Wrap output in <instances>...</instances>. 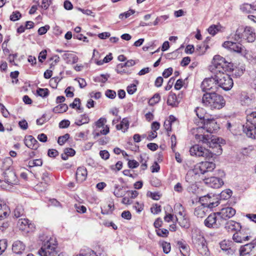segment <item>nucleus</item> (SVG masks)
<instances>
[{
    "instance_id": "bb28decb",
    "label": "nucleus",
    "mask_w": 256,
    "mask_h": 256,
    "mask_svg": "<svg viewBox=\"0 0 256 256\" xmlns=\"http://www.w3.org/2000/svg\"><path fill=\"white\" fill-rule=\"evenodd\" d=\"M62 58L68 64H72L78 61V57L74 53L66 52L62 55Z\"/></svg>"
},
{
    "instance_id": "423d86ee",
    "label": "nucleus",
    "mask_w": 256,
    "mask_h": 256,
    "mask_svg": "<svg viewBox=\"0 0 256 256\" xmlns=\"http://www.w3.org/2000/svg\"><path fill=\"white\" fill-rule=\"evenodd\" d=\"M216 78L218 85L224 90H229L233 86V80L230 76L224 72L216 73Z\"/></svg>"
},
{
    "instance_id": "f8f14e48",
    "label": "nucleus",
    "mask_w": 256,
    "mask_h": 256,
    "mask_svg": "<svg viewBox=\"0 0 256 256\" xmlns=\"http://www.w3.org/2000/svg\"><path fill=\"white\" fill-rule=\"evenodd\" d=\"M189 152L190 155L192 156L203 157L206 160H210L208 149L198 144H195L191 146Z\"/></svg>"
},
{
    "instance_id": "6ab92c4d",
    "label": "nucleus",
    "mask_w": 256,
    "mask_h": 256,
    "mask_svg": "<svg viewBox=\"0 0 256 256\" xmlns=\"http://www.w3.org/2000/svg\"><path fill=\"white\" fill-rule=\"evenodd\" d=\"M17 226L20 230L26 232L33 230L35 228L34 224L25 218L19 220L18 222Z\"/></svg>"
},
{
    "instance_id": "aec40b11",
    "label": "nucleus",
    "mask_w": 256,
    "mask_h": 256,
    "mask_svg": "<svg viewBox=\"0 0 256 256\" xmlns=\"http://www.w3.org/2000/svg\"><path fill=\"white\" fill-rule=\"evenodd\" d=\"M100 54L96 50H93L92 60H94L96 64L98 66H102L104 64L108 63L112 59V54L110 53L106 55L102 60H98V58H100Z\"/></svg>"
},
{
    "instance_id": "603ef678",
    "label": "nucleus",
    "mask_w": 256,
    "mask_h": 256,
    "mask_svg": "<svg viewBox=\"0 0 256 256\" xmlns=\"http://www.w3.org/2000/svg\"><path fill=\"white\" fill-rule=\"evenodd\" d=\"M160 100V96L158 94H154L148 101L150 106H154L158 104Z\"/></svg>"
},
{
    "instance_id": "c85d7f7f",
    "label": "nucleus",
    "mask_w": 256,
    "mask_h": 256,
    "mask_svg": "<svg viewBox=\"0 0 256 256\" xmlns=\"http://www.w3.org/2000/svg\"><path fill=\"white\" fill-rule=\"evenodd\" d=\"M90 122V118L87 114H84L80 115L76 118L75 124L77 126H81L84 124H88Z\"/></svg>"
},
{
    "instance_id": "13d9d810",
    "label": "nucleus",
    "mask_w": 256,
    "mask_h": 256,
    "mask_svg": "<svg viewBox=\"0 0 256 256\" xmlns=\"http://www.w3.org/2000/svg\"><path fill=\"white\" fill-rule=\"evenodd\" d=\"M162 246L163 249V251L165 254H168L170 252L171 250L170 243L166 242H163L162 243Z\"/></svg>"
},
{
    "instance_id": "c9c22d12",
    "label": "nucleus",
    "mask_w": 256,
    "mask_h": 256,
    "mask_svg": "<svg viewBox=\"0 0 256 256\" xmlns=\"http://www.w3.org/2000/svg\"><path fill=\"white\" fill-rule=\"evenodd\" d=\"M167 103L169 106H176L180 103V100L175 94H171L168 97Z\"/></svg>"
},
{
    "instance_id": "7ed1b4c3",
    "label": "nucleus",
    "mask_w": 256,
    "mask_h": 256,
    "mask_svg": "<svg viewBox=\"0 0 256 256\" xmlns=\"http://www.w3.org/2000/svg\"><path fill=\"white\" fill-rule=\"evenodd\" d=\"M209 68L212 72L216 74V73L221 72V71L232 72L234 70V65L232 63L226 61L223 57L216 55L213 57Z\"/></svg>"
},
{
    "instance_id": "8fccbe9b",
    "label": "nucleus",
    "mask_w": 256,
    "mask_h": 256,
    "mask_svg": "<svg viewBox=\"0 0 256 256\" xmlns=\"http://www.w3.org/2000/svg\"><path fill=\"white\" fill-rule=\"evenodd\" d=\"M156 234L158 236L166 238L168 236L169 232L168 230L166 228H158L156 230Z\"/></svg>"
},
{
    "instance_id": "5701e85b",
    "label": "nucleus",
    "mask_w": 256,
    "mask_h": 256,
    "mask_svg": "<svg viewBox=\"0 0 256 256\" xmlns=\"http://www.w3.org/2000/svg\"><path fill=\"white\" fill-rule=\"evenodd\" d=\"M204 181L206 184L214 188H219L224 184L222 178L216 176L206 178Z\"/></svg>"
},
{
    "instance_id": "c03bdc74",
    "label": "nucleus",
    "mask_w": 256,
    "mask_h": 256,
    "mask_svg": "<svg viewBox=\"0 0 256 256\" xmlns=\"http://www.w3.org/2000/svg\"><path fill=\"white\" fill-rule=\"evenodd\" d=\"M232 192L230 189H226L220 194V196L224 200L229 199L232 196Z\"/></svg>"
},
{
    "instance_id": "4d7b16f0",
    "label": "nucleus",
    "mask_w": 256,
    "mask_h": 256,
    "mask_svg": "<svg viewBox=\"0 0 256 256\" xmlns=\"http://www.w3.org/2000/svg\"><path fill=\"white\" fill-rule=\"evenodd\" d=\"M70 135L68 134H65L64 135L58 138V142L60 145L64 144L69 139Z\"/></svg>"
},
{
    "instance_id": "2f4dec72",
    "label": "nucleus",
    "mask_w": 256,
    "mask_h": 256,
    "mask_svg": "<svg viewBox=\"0 0 256 256\" xmlns=\"http://www.w3.org/2000/svg\"><path fill=\"white\" fill-rule=\"evenodd\" d=\"M208 208L200 204L194 210V214L198 218L204 217L208 212Z\"/></svg>"
},
{
    "instance_id": "37998d69",
    "label": "nucleus",
    "mask_w": 256,
    "mask_h": 256,
    "mask_svg": "<svg viewBox=\"0 0 256 256\" xmlns=\"http://www.w3.org/2000/svg\"><path fill=\"white\" fill-rule=\"evenodd\" d=\"M178 221L180 226L182 227L188 228L190 226L189 220L186 216V215L182 217L178 218Z\"/></svg>"
},
{
    "instance_id": "680f3d73",
    "label": "nucleus",
    "mask_w": 256,
    "mask_h": 256,
    "mask_svg": "<svg viewBox=\"0 0 256 256\" xmlns=\"http://www.w3.org/2000/svg\"><path fill=\"white\" fill-rule=\"evenodd\" d=\"M136 86L135 84H131L126 88L127 92L130 95L134 94L136 92Z\"/></svg>"
},
{
    "instance_id": "393cba45",
    "label": "nucleus",
    "mask_w": 256,
    "mask_h": 256,
    "mask_svg": "<svg viewBox=\"0 0 256 256\" xmlns=\"http://www.w3.org/2000/svg\"><path fill=\"white\" fill-rule=\"evenodd\" d=\"M25 145L29 148L36 150L38 147L37 140L32 136H25L24 139Z\"/></svg>"
},
{
    "instance_id": "cd10ccee",
    "label": "nucleus",
    "mask_w": 256,
    "mask_h": 256,
    "mask_svg": "<svg viewBox=\"0 0 256 256\" xmlns=\"http://www.w3.org/2000/svg\"><path fill=\"white\" fill-rule=\"evenodd\" d=\"M13 162L12 160L10 157H6L4 158L1 166V170L2 172H8L11 169H13L12 168Z\"/></svg>"
},
{
    "instance_id": "72a5a7b5",
    "label": "nucleus",
    "mask_w": 256,
    "mask_h": 256,
    "mask_svg": "<svg viewBox=\"0 0 256 256\" xmlns=\"http://www.w3.org/2000/svg\"><path fill=\"white\" fill-rule=\"evenodd\" d=\"M253 246L251 244H248L240 247V256H247L252 250Z\"/></svg>"
},
{
    "instance_id": "bf43d9fd",
    "label": "nucleus",
    "mask_w": 256,
    "mask_h": 256,
    "mask_svg": "<svg viewBox=\"0 0 256 256\" xmlns=\"http://www.w3.org/2000/svg\"><path fill=\"white\" fill-rule=\"evenodd\" d=\"M144 117L147 122L152 121L154 118V110L146 112L144 114Z\"/></svg>"
},
{
    "instance_id": "4be33fe9",
    "label": "nucleus",
    "mask_w": 256,
    "mask_h": 256,
    "mask_svg": "<svg viewBox=\"0 0 256 256\" xmlns=\"http://www.w3.org/2000/svg\"><path fill=\"white\" fill-rule=\"evenodd\" d=\"M243 131L246 134L251 138H256V126L246 121L243 126Z\"/></svg>"
},
{
    "instance_id": "39448f33",
    "label": "nucleus",
    "mask_w": 256,
    "mask_h": 256,
    "mask_svg": "<svg viewBox=\"0 0 256 256\" xmlns=\"http://www.w3.org/2000/svg\"><path fill=\"white\" fill-rule=\"evenodd\" d=\"M192 242L200 255L210 256V252L208 246V242L203 235L198 234L193 236Z\"/></svg>"
},
{
    "instance_id": "0e129e2a",
    "label": "nucleus",
    "mask_w": 256,
    "mask_h": 256,
    "mask_svg": "<svg viewBox=\"0 0 256 256\" xmlns=\"http://www.w3.org/2000/svg\"><path fill=\"white\" fill-rule=\"evenodd\" d=\"M114 208V206L112 204H110L104 207L102 210V213L103 214H108L109 212H111Z\"/></svg>"
},
{
    "instance_id": "69168bd1",
    "label": "nucleus",
    "mask_w": 256,
    "mask_h": 256,
    "mask_svg": "<svg viewBox=\"0 0 256 256\" xmlns=\"http://www.w3.org/2000/svg\"><path fill=\"white\" fill-rule=\"evenodd\" d=\"M150 212L153 214H157L161 211L160 206L156 204L152 205L150 208Z\"/></svg>"
},
{
    "instance_id": "e2e57ef3",
    "label": "nucleus",
    "mask_w": 256,
    "mask_h": 256,
    "mask_svg": "<svg viewBox=\"0 0 256 256\" xmlns=\"http://www.w3.org/2000/svg\"><path fill=\"white\" fill-rule=\"evenodd\" d=\"M240 9L243 12H250L252 10V8L250 4L245 3L240 6Z\"/></svg>"
},
{
    "instance_id": "ddd939ff",
    "label": "nucleus",
    "mask_w": 256,
    "mask_h": 256,
    "mask_svg": "<svg viewBox=\"0 0 256 256\" xmlns=\"http://www.w3.org/2000/svg\"><path fill=\"white\" fill-rule=\"evenodd\" d=\"M199 203L206 208H211L218 205V198L216 196L208 194L200 198Z\"/></svg>"
},
{
    "instance_id": "ea45409f",
    "label": "nucleus",
    "mask_w": 256,
    "mask_h": 256,
    "mask_svg": "<svg viewBox=\"0 0 256 256\" xmlns=\"http://www.w3.org/2000/svg\"><path fill=\"white\" fill-rule=\"evenodd\" d=\"M135 12H136L134 10L130 9L126 12L120 14L118 15V18L120 20H123L128 18L134 14Z\"/></svg>"
},
{
    "instance_id": "1a4fd4ad",
    "label": "nucleus",
    "mask_w": 256,
    "mask_h": 256,
    "mask_svg": "<svg viewBox=\"0 0 256 256\" xmlns=\"http://www.w3.org/2000/svg\"><path fill=\"white\" fill-rule=\"evenodd\" d=\"M2 176L8 190H10L19 184V180L14 169H11L8 172H2Z\"/></svg>"
},
{
    "instance_id": "58836bf2",
    "label": "nucleus",
    "mask_w": 256,
    "mask_h": 256,
    "mask_svg": "<svg viewBox=\"0 0 256 256\" xmlns=\"http://www.w3.org/2000/svg\"><path fill=\"white\" fill-rule=\"evenodd\" d=\"M68 110V106L66 104H58L53 108V112L55 113L60 114L66 112Z\"/></svg>"
},
{
    "instance_id": "f704fd0d",
    "label": "nucleus",
    "mask_w": 256,
    "mask_h": 256,
    "mask_svg": "<svg viewBox=\"0 0 256 256\" xmlns=\"http://www.w3.org/2000/svg\"><path fill=\"white\" fill-rule=\"evenodd\" d=\"M76 153V150L74 149L70 148H66L64 153L62 154V158L64 160H66L69 157L74 156Z\"/></svg>"
},
{
    "instance_id": "3c124183",
    "label": "nucleus",
    "mask_w": 256,
    "mask_h": 256,
    "mask_svg": "<svg viewBox=\"0 0 256 256\" xmlns=\"http://www.w3.org/2000/svg\"><path fill=\"white\" fill-rule=\"evenodd\" d=\"M114 194L118 198L122 197L123 195L122 187H120L118 185H116L114 187Z\"/></svg>"
},
{
    "instance_id": "dca6fc26",
    "label": "nucleus",
    "mask_w": 256,
    "mask_h": 256,
    "mask_svg": "<svg viewBox=\"0 0 256 256\" xmlns=\"http://www.w3.org/2000/svg\"><path fill=\"white\" fill-rule=\"evenodd\" d=\"M206 132L204 126L201 127L193 128L191 130V133L194 136L195 138L198 141L203 142L208 140V137L205 134Z\"/></svg>"
},
{
    "instance_id": "79ce46f5",
    "label": "nucleus",
    "mask_w": 256,
    "mask_h": 256,
    "mask_svg": "<svg viewBox=\"0 0 256 256\" xmlns=\"http://www.w3.org/2000/svg\"><path fill=\"white\" fill-rule=\"evenodd\" d=\"M195 112L199 118L201 120L204 119V120H205L204 118L206 116L207 113L204 108L201 107H198L195 110Z\"/></svg>"
},
{
    "instance_id": "774afa93",
    "label": "nucleus",
    "mask_w": 256,
    "mask_h": 256,
    "mask_svg": "<svg viewBox=\"0 0 256 256\" xmlns=\"http://www.w3.org/2000/svg\"><path fill=\"white\" fill-rule=\"evenodd\" d=\"M128 195L132 199L136 198L139 195V192L136 190H128L127 191Z\"/></svg>"
},
{
    "instance_id": "412c9836",
    "label": "nucleus",
    "mask_w": 256,
    "mask_h": 256,
    "mask_svg": "<svg viewBox=\"0 0 256 256\" xmlns=\"http://www.w3.org/2000/svg\"><path fill=\"white\" fill-rule=\"evenodd\" d=\"M106 119L102 117L98 118L94 123L97 128H102V130L100 131V134L101 135L106 136L110 132V127L108 125L106 124Z\"/></svg>"
},
{
    "instance_id": "f03ea898",
    "label": "nucleus",
    "mask_w": 256,
    "mask_h": 256,
    "mask_svg": "<svg viewBox=\"0 0 256 256\" xmlns=\"http://www.w3.org/2000/svg\"><path fill=\"white\" fill-rule=\"evenodd\" d=\"M202 102L212 110H220L226 104L223 96L216 92H207L204 94L202 98Z\"/></svg>"
},
{
    "instance_id": "c756f323",
    "label": "nucleus",
    "mask_w": 256,
    "mask_h": 256,
    "mask_svg": "<svg viewBox=\"0 0 256 256\" xmlns=\"http://www.w3.org/2000/svg\"><path fill=\"white\" fill-rule=\"evenodd\" d=\"M220 248L223 252H227L228 254H232L233 250L231 249L232 242L228 240H224L220 243Z\"/></svg>"
},
{
    "instance_id": "a878e982",
    "label": "nucleus",
    "mask_w": 256,
    "mask_h": 256,
    "mask_svg": "<svg viewBox=\"0 0 256 256\" xmlns=\"http://www.w3.org/2000/svg\"><path fill=\"white\" fill-rule=\"evenodd\" d=\"M25 250L26 245L21 241H16L12 244V250L16 254H22L24 252Z\"/></svg>"
},
{
    "instance_id": "338daca9",
    "label": "nucleus",
    "mask_w": 256,
    "mask_h": 256,
    "mask_svg": "<svg viewBox=\"0 0 256 256\" xmlns=\"http://www.w3.org/2000/svg\"><path fill=\"white\" fill-rule=\"evenodd\" d=\"M37 94L40 96L44 98L48 96V90L47 88H38L37 90Z\"/></svg>"
},
{
    "instance_id": "4c0bfd02",
    "label": "nucleus",
    "mask_w": 256,
    "mask_h": 256,
    "mask_svg": "<svg viewBox=\"0 0 256 256\" xmlns=\"http://www.w3.org/2000/svg\"><path fill=\"white\" fill-rule=\"evenodd\" d=\"M178 244L182 254L184 256H188L189 252V246L188 245L182 242H178Z\"/></svg>"
},
{
    "instance_id": "6e6d98bb",
    "label": "nucleus",
    "mask_w": 256,
    "mask_h": 256,
    "mask_svg": "<svg viewBox=\"0 0 256 256\" xmlns=\"http://www.w3.org/2000/svg\"><path fill=\"white\" fill-rule=\"evenodd\" d=\"M128 160V165L129 168H138L139 166V163L134 160H130L128 158H126Z\"/></svg>"
},
{
    "instance_id": "b1692460",
    "label": "nucleus",
    "mask_w": 256,
    "mask_h": 256,
    "mask_svg": "<svg viewBox=\"0 0 256 256\" xmlns=\"http://www.w3.org/2000/svg\"><path fill=\"white\" fill-rule=\"evenodd\" d=\"M236 214V210L230 207L224 208L218 212V216L223 219H227L232 217Z\"/></svg>"
},
{
    "instance_id": "a19ab883",
    "label": "nucleus",
    "mask_w": 256,
    "mask_h": 256,
    "mask_svg": "<svg viewBox=\"0 0 256 256\" xmlns=\"http://www.w3.org/2000/svg\"><path fill=\"white\" fill-rule=\"evenodd\" d=\"M144 203L142 202H136L133 206V208L136 210V213L140 214L144 210Z\"/></svg>"
},
{
    "instance_id": "f257e3e1",
    "label": "nucleus",
    "mask_w": 256,
    "mask_h": 256,
    "mask_svg": "<svg viewBox=\"0 0 256 256\" xmlns=\"http://www.w3.org/2000/svg\"><path fill=\"white\" fill-rule=\"evenodd\" d=\"M42 246L38 252L40 256H56L58 242L56 238L48 236L40 237Z\"/></svg>"
},
{
    "instance_id": "e433bc0d",
    "label": "nucleus",
    "mask_w": 256,
    "mask_h": 256,
    "mask_svg": "<svg viewBox=\"0 0 256 256\" xmlns=\"http://www.w3.org/2000/svg\"><path fill=\"white\" fill-rule=\"evenodd\" d=\"M10 213V209L6 204H0V218L6 217Z\"/></svg>"
},
{
    "instance_id": "49530a36",
    "label": "nucleus",
    "mask_w": 256,
    "mask_h": 256,
    "mask_svg": "<svg viewBox=\"0 0 256 256\" xmlns=\"http://www.w3.org/2000/svg\"><path fill=\"white\" fill-rule=\"evenodd\" d=\"M78 10L82 12L84 14L90 16L92 18H94L96 16V13L92 12L91 10L90 9H82V8H78Z\"/></svg>"
},
{
    "instance_id": "a211bd4d",
    "label": "nucleus",
    "mask_w": 256,
    "mask_h": 256,
    "mask_svg": "<svg viewBox=\"0 0 256 256\" xmlns=\"http://www.w3.org/2000/svg\"><path fill=\"white\" fill-rule=\"evenodd\" d=\"M88 176L86 168L84 166H80L77 168L75 173V178L76 183L82 184L85 182Z\"/></svg>"
},
{
    "instance_id": "9b49d317",
    "label": "nucleus",
    "mask_w": 256,
    "mask_h": 256,
    "mask_svg": "<svg viewBox=\"0 0 256 256\" xmlns=\"http://www.w3.org/2000/svg\"><path fill=\"white\" fill-rule=\"evenodd\" d=\"M216 167V164L214 162L204 161L195 166L194 172L196 174H204L212 172Z\"/></svg>"
},
{
    "instance_id": "0eeeda50",
    "label": "nucleus",
    "mask_w": 256,
    "mask_h": 256,
    "mask_svg": "<svg viewBox=\"0 0 256 256\" xmlns=\"http://www.w3.org/2000/svg\"><path fill=\"white\" fill-rule=\"evenodd\" d=\"M244 38L248 42H252L254 40L256 36L254 30L250 26H246L238 28L235 34L234 38L238 40L240 38Z\"/></svg>"
},
{
    "instance_id": "f3484780",
    "label": "nucleus",
    "mask_w": 256,
    "mask_h": 256,
    "mask_svg": "<svg viewBox=\"0 0 256 256\" xmlns=\"http://www.w3.org/2000/svg\"><path fill=\"white\" fill-rule=\"evenodd\" d=\"M218 212L210 214L204 220V224L208 228H218L220 224V220L219 218Z\"/></svg>"
},
{
    "instance_id": "7c9ffc66",
    "label": "nucleus",
    "mask_w": 256,
    "mask_h": 256,
    "mask_svg": "<svg viewBox=\"0 0 256 256\" xmlns=\"http://www.w3.org/2000/svg\"><path fill=\"white\" fill-rule=\"evenodd\" d=\"M130 122L127 118H124L116 126V128L118 130H121L122 132H126L129 128Z\"/></svg>"
},
{
    "instance_id": "6e6552de",
    "label": "nucleus",
    "mask_w": 256,
    "mask_h": 256,
    "mask_svg": "<svg viewBox=\"0 0 256 256\" xmlns=\"http://www.w3.org/2000/svg\"><path fill=\"white\" fill-rule=\"evenodd\" d=\"M222 47L231 52L241 53L244 57L248 58V52L244 50L242 44L238 42L230 40H226L222 44Z\"/></svg>"
},
{
    "instance_id": "864d4df0",
    "label": "nucleus",
    "mask_w": 256,
    "mask_h": 256,
    "mask_svg": "<svg viewBox=\"0 0 256 256\" xmlns=\"http://www.w3.org/2000/svg\"><path fill=\"white\" fill-rule=\"evenodd\" d=\"M10 40V34H8L6 36L5 40H4V42H3L2 46V50L4 52H9V50L7 48V45H8V42Z\"/></svg>"
},
{
    "instance_id": "2eb2a0df",
    "label": "nucleus",
    "mask_w": 256,
    "mask_h": 256,
    "mask_svg": "<svg viewBox=\"0 0 256 256\" xmlns=\"http://www.w3.org/2000/svg\"><path fill=\"white\" fill-rule=\"evenodd\" d=\"M203 92L215 90L217 88V82L216 78H206L202 82L200 86Z\"/></svg>"
},
{
    "instance_id": "5fc2aeb1",
    "label": "nucleus",
    "mask_w": 256,
    "mask_h": 256,
    "mask_svg": "<svg viewBox=\"0 0 256 256\" xmlns=\"http://www.w3.org/2000/svg\"><path fill=\"white\" fill-rule=\"evenodd\" d=\"M42 164V160L40 159H36L30 160L28 162V166L30 168L34 166H41Z\"/></svg>"
},
{
    "instance_id": "9d476101",
    "label": "nucleus",
    "mask_w": 256,
    "mask_h": 256,
    "mask_svg": "<svg viewBox=\"0 0 256 256\" xmlns=\"http://www.w3.org/2000/svg\"><path fill=\"white\" fill-rule=\"evenodd\" d=\"M252 237L251 230L248 228H240L235 232L232 236L234 240L238 243H244Z\"/></svg>"
},
{
    "instance_id": "052dcab7",
    "label": "nucleus",
    "mask_w": 256,
    "mask_h": 256,
    "mask_svg": "<svg viewBox=\"0 0 256 256\" xmlns=\"http://www.w3.org/2000/svg\"><path fill=\"white\" fill-rule=\"evenodd\" d=\"M246 121L252 123V124H254L256 126V112H253L250 113L248 116Z\"/></svg>"
},
{
    "instance_id": "de8ad7c7",
    "label": "nucleus",
    "mask_w": 256,
    "mask_h": 256,
    "mask_svg": "<svg viewBox=\"0 0 256 256\" xmlns=\"http://www.w3.org/2000/svg\"><path fill=\"white\" fill-rule=\"evenodd\" d=\"M8 248V242L5 239L0 240V256Z\"/></svg>"
},
{
    "instance_id": "473e14b6",
    "label": "nucleus",
    "mask_w": 256,
    "mask_h": 256,
    "mask_svg": "<svg viewBox=\"0 0 256 256\" xmlns=\"http://www.w3.org/2000/svg\"><path fill=\"white\" fill-rule=\"evenodd\" d=\"M224 28L220 24H213L208 27L207 30L209 34L212 36H215L218 32H221L223 30Z\"/></svg>"
},
{
    "instance_id": "4468645a",
    "label": "nucleus",
    "mask_w": 256,
    "mask_h": 256,
    "mask_svg": "<svg viewBox=\"0 0 256 256\" xmlns=\"http://www.w3.org/2000/svg\"><path fill=\"white\" fill-rule=\"evenodd\" d=\"M203 125L206 132L210 134L216 132L220 129V124L214 118L204 120Z\"/></svg>"
},
{
    "instance_id": "09e8293b",
    "label": "nucleus",
    "mask_w": 256,
    "mask_h": 256,
    "mask_svg": "<svg viewBox=\"0 0 256 256\" xmlns=\"http://www.w3.org/2000/svg\"><path fill=\"white\" fill-rule=\"evenodd\" d=\"M70 106L72 108L76 109L78 110H81V102L80 99L78 98H76L74 102L70 104Z\"/></svg>"
},
{
    "instance_id": "a18cd8bd",
    "label": "nucleus",
    "mask_w": 256,
    "mask_h": 256,
    "mask_svg": "<svg viewBox=\"0 0 256 256\" xmlns=\"http://www.w3.org/2000/svg\"><path fill=\"white\" fill-rule=\"evenodd\" d=\"M147 197L150 198L154 200H158L160 198V196L158 192H152L151 191H148L146 194Z\"/></svg>"
},
{
    "instance_id": "20e7f679",
    "label": "nucleus",
    "mask_w": 256,
    "mask_h": 256,
    "mask_svg": "<svg viewBox=\"0 0 256 256\" xmlns=\"http://www.w3.org/2000/svg\"><path fill=\"white\" fill-rule=\"evenodd\" d=\"M209 148L208 152L210 159L214 161L217 156H220L223 152L222 146L226 144V141L222 138L212 136L208 142Z\"/></svg>"
}]
</instances>
